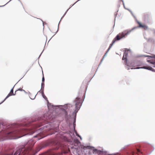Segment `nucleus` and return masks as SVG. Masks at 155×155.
Segmentation results:
<instances>
[{
  "label": "nucleus",
  "instance_id": "nucleus-2",
  "mask_svg": "<svg viewBox=\"0 0 155 155\" xmlns=\"http://www.w3.org/2000/svg\"><path fill=\"white\" fill-rule=\"evenodd\" d=\"M132 30H126L123 31L122 32L118 34L113 40L112 43L110 45V46L108 49V51L112 47L113 45L115 43L116 41H119L121 39L125 37V36H127L131 32Z\"/></svg>",
  "mask_w": 155,
  "mask_h": 155
},
{
  "label": "nucleus",
  "instance_id": "nucleus-10",
  "mask_svg": "<svg viewBox=\"0 0 155 155\" xmlns=\"http://www.w3.org/2000/svg\"><path fill=\"white\" fill-rule=\"evenodd\" d=\"M149 15L148 14H146L144 15V17L145 18H149Z\"/></svg>",
  "mask_w": 155,
  "mask_h": 155
},
{
  "label": "nucleus",
  "instance_id": "nucleus-15",
  "mask_svg": "<svg viewBox=\"0 0 155 155\" xmlns=\"http://www.w3.org/2000/svg\"><path fill=\"white\" fill-rule=\"evenodd\" d=\"M137 153L140 152V150L139 149H137Z\"/></svg>",
  "mask_w": 155,
  "mask_h": 155
},
{
  "label": "nucleus",
  "instance_id": "nucleus-4",
  "mask_svg": "<svg viewBox=\"0 0 155 155\" xmlns=\"http://www.w3.org/2000/svg\"><path fill=\"white\" fill-rule=\"evenodd\" d=\"M21 91V92H23V93H25V91L22 89V88H19L15 92V94H14L13 93V87L11 90L10 93L8 94V95L7 96V97H6V98H5V99L1 103H3L4 101L6 99H7L8 97L9 96H11L12 95H14L16 94L17 93H18L19 91Z\"/></svg>",
  "mask_w": 155,
  "mask_h": 155
},
{
  "label": "nucleus",
  "instance_id": "nucleus-9",
  "mask_svg": "<svg viewBox=\"0 0 155 155\" xmlns=\"http://www.w3.org/2000/svg\"><path fill=\"white\" fill-rule=\"evenodd\" d=\"M51 150H50L46 153L42 154L40 155H49L50 154H51Z\"/></svg>",
  "mask_w": 155,
  "mask_h": 155
},
{
  "label": "nucleus",
  "instance_id": "nucleus-16",
  "mask_svg": "<svg viewBox=\"0 0 155 155\" xmlns=\"http://www.w3.org/2000/svg\"><path fill=\"white\" fill-rule=\"evenodd\" d=\"M76 135H77V136H78V137H80L79 136V135L78 134H76Z\"/></svg>",
  "mask_w": 155,
  "mask_h": 155
},
{
  "label": "nucleus",
  "instance_id": "nucleus-11",
  "mask_svg": "<svg viewBox=\"0 0 155 155\" xmlns=\"http://www.w3.org/2000/svg\"><path fill=\"white\" fill-rule=\"evenodd\" d=\"M42 96L45 99V100H47V97H46V96L45 95V94H44V93L43 92L42 93Z\"/></svg>",
  "mask_w": 155,
  "mask_h": 155
},
{
  "label": "nucleus",
  "instance_id": "nucleus-5",
  "mask_svg": "<svg viewBox=\"0 0 155 155\" xmlns=\"http://www.w3.org/2000/svg\"><path fill=\"white\" fill-rule=\"evenodd\" d=\"M140 57H148L147 59V61L153 65V67H155V57H152L148 55H141L140 56Z\"/></svg>",
  "mask_w": 155,
  "mask_h": 155
},
{
  "label": "nucleus",
  "instance_id": "nucleus-7",
  "mask_svg": "<svg viewBox=\"0 0 155 155\" xmlns=\"http://www.w3.org/2000/svg\"><path fill=\"white\" fill-rule=\"evenodd\" d=\"M137 23L139 25L138 27L142 28L145 30H146L147 29L148 27L145 25L142 24L139 21L137 22Z\"/></svg>",
  "mask_w": 155,
  "mask_h": 155
},
{
  "label": "nucleus",
  "instance_id": "nucleus-1",
  "mask_svg": "<svg viewBox=\"0 0 155 155\" xmlns=\"http://www.w3.org/2000/svg\"><path fill=\"white\" fill-rule=\"evenodd\" d=\"M35 143L32 140H29L24 147L19 149L15 152L14 155H35L38 151H36L32 149Z\"/></svg>",
  "mask_w": 155,
  "mask_h": 155
},
{
  "label": "nucleus",
  "instance_id": "nucleus-3",
  "mask_svg": "<svg viewBox=\"0 0 155 155\" xmlns=\"http://www.w3.org/2000/svg\"><path fill=\"white\" fill-rule=\"evenodd\" d=\"M25 130V129H22L20 130L18 129L15 130L14 131L8 133V136H11L12 139H16L22 136L20 135L24 132Z\"/></svg>",
  "mask_w": 155,
  "mask_h": 155
},
{
  "label": "nucleus",
  "instance_id": "nucleus-6",
  "mask_svg": "<svg viewBox=\"0 0 155 155\" xmlns=\"http://www.w3.org/2000/svg\"><path fill=\"white\" fill-rule=\"evenodd\" d=\"M79 98L77 97L76 98V102L75 104L76 108L77 109H78L80 107V106L81 105V103L79 101Z\"/></svg>",
  "mask_w": 155,
  "mask_h": 155
},
{
  "label": "nucleus",
  "instance_id": "nucleus-14",
  "mask_svg": "<svg viewBox=\"0 0 155 155\" xmlns=\"http://www.w3.org/2000/svg\"><path fill=\"white\" fill-rule=\"evenodd\" d=\"M44 83L42 82V83H41V87H42V86H44Z\"/></svg>",
  "mask_w": 155,
  "mask_h": 155
},
{
  "label": "nucleus",
  "instance_id": "nucleus-17",
  "mask_svg": "<svg viewBox=\"0 0 155 155\" xmlns=\"http://www.w3.org/2000/svg\"><path fill=\"white\" fill-rule=\"evenodd\" d=\"M140 68H139V67H137V68H136V69H139Z\"/></svg>",
  "mask_w": 155,
  "mask_h": 155
},
{
  "label": "nucleus",
  "instance_id": "nucleus-8",
  "mask_svg": "<svg viewBox=\"0 0 155 155\" xmlns=\"http://www.w3.org/2000/svg\"><path fill=\"white\" fill-rule=\"evenodd\" d=\"M127 53H126V52H125L124 53V55L122 58V60H125L126 63L127 61Z\"/></svg>",
  "mask_w": 155,
  "mask_h": 155
},
{
  "label": "nucleus",
  "instance_id": "nucleus-13",
  "mask_svg": "<svg viewBox=\"0 0 155 155\" xmlns=\"http://www.w3.org/2000/svg\"><path fill=\"white\" fill-rule=\"evenodd\" d=\"M93 151H94V152H97L98 150L97 149H95Z\"/></svg>",
  "mask_w": 155,
  "mask_h": 155
},
{
  "label": "nucleus",
  "instance_id": "nucleus-12",
  "mask_svg": "<svg viewBox=\"0 0 155 155\" xmlns=\"http://www.w3.org/2000/svg\"><path fill=\"white\" fill-rule=\"evenodd\" d=\"M44 81H45V78H44V77L43 76L42 78V82H44Z\"/></svg>",
  "mask_w": 155,
  "mask_h": 155
}]
</instances>
